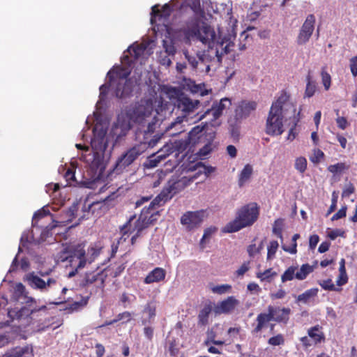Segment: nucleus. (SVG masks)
I'll return each mask as SVG.
<instances>
[{
    "mask_svg": "<svg viewBox=\"0 0 357 357\" xmlns=\"http://www.w3.org/2000/svg\"><path fill=\"white\" fill-rule=\"evenodd\" d=\"M130 71L128 68L118 66L107 73L108 82L100 87V98L103 100L109 89L114 91L115 96L118 98L129 97L133 91V82L128 79Z\"/></svg>",
    "mask_w": 357,
    "mask_h": 357,
    "instance_id": "nucleus-1",
    "label": "nucleus"
},
{
    "mask_svg": "<svg viewBox=\"0 0 357 357\" xmlns=\"http://www.w3.org/2000/svg\"><path fill=\"white\" fill-rule=\"evenodd\" d=\"M289 96L282 91L278 99L272 103L266 123V132L269 135H280L283 133V106L289 100Z\"/></svg>",
    "mask_w": 357,
    "mask_h": 357,
    "instance_id": "nucleus-2",
    "label": "nucleus"
},
{
    "mask_svg": "<svg viewBox=\"0 0 357 357\" xmlns=\"http://www.w3.org/2000/svg\"><path fill=\"white\" fill-rule=\"evenodd\" d=\"M259 207L256 202H250L241 206L236 213L234 220L227 223L225 231L228 233L238 231L239 230L252 226L258 219Z\"/></svg>",
    "mask_w": 357,
    "mask_h": 357,
    "instance_id": "nucleus-3",
    "label": "nucleus"
},
{
    "mask_svg": "<svg viewBox=\"0 0 357 357\" xmlns=\"http://www.w3.org/2000/svg\"><path fill=\"white\" fill-rule=\"evenodd\" d=\"M194 177L172 176L160 193L155 197L153 204H165L175 195L189 185L193 181Z\"/></svg>",
    "mask_w": 357,
    "mask_h": 357,
    "instance_id": "nucleus-4",
    "label": "nucleus"
},
{
    "mask_svg": "<svg viewBox=\"0 0 357 357\" xmlns=\"http://www.w3.org/2000/svg\"><path fill=\"white\" fill-rule=\"evenodd\" d=\"M49 272L39 271L38 274L34 272L29 273L24 278V281L33 289L40 291H47L53 285H56L57 282L55 279L48 278L46 280L43 278L49 275Z\"/></svg>",
    "mask_w": 357,
    "mask_h": 357,
    "instance_id": "nucleus-5",
    "label": "nucleus"
},
{
    "mask_svg": "<svg viewBox=\"0 0 357 357\" xmlns=\"http://www.w3.org/2000/svg\"><path fill=\"white\" fill-rule=\"evenodd\" d=\"M147 150L145 143H139L129 149L117 160L114 169L116 172H122L130 166L139 155Z\"/></svg>",
    "mask_w": 357,
    "mask_h": 357,
    "instance_id": "nucleus-6",
    "label": "nucleus"
},
{
    "mask_svg": "<svg viewBox=\"0 0 357 357\" xmlns=\"http://www.w3.org/2000/svg\"><path fill=\"white\" fill-rule=\"evenodd\" d=\"M188 33L190 36L196 38L204 44L208 43L215 37V32L210 25L204 22L200 23L197 20L188 27Z\"/></svg>",
    "mask_w": 357,
    "mask_h": 357,
    "instance_id": "nucleus-7",
    "label": "nucleus"
},
{
    "mask_svg": "<svg viewBox=\"0 0 357 357\" xmlns=\"http://www.w3.org/2000/svg\"><path fill=\"white\" fill-rule=\"evenodd\" d=\"M154 110L153 102L151 98L142 99L137 102L130 113V119L135 123H143Z\"/></svg>",
    "mask_w": 357,
    "mask_h": 357,
    "instance_id": "nucleus-8",
    "label": "nucleus"
},
{
    "mask_svg": "<svg viewBox=\"0 0 357 357\" xmlns=\"http://www.w3.org/2000/svg\"><path fill=\"white\" fill-rule=\"evenodd\" d=\"M147 228V225L142 217L140 215L136 219V215H131L127 222L121 227V237L119 238L118 243L122 241H126L128 234L133 232L142 233V231Z\"/></svg>",
    "mask_w": 357,
    "mask_h": 357,
    "instance_id": "nucleus-9",
    "label": "nucleus"
},
{
    "mask_svg": "<svg viewBox=\"0 0 357 357\" xmlns=\"http://www.w3.org/2000/svg\"><path fill=\"white\" fill-rule=\"evenodd\" d=\"M68 252L69 255L67 258L69 259L70 266L75 267L76 271L84 268L87 261L91 262L93 261V259H88L86 258L84 245L82 244H77L70 247Z\"/></svg>",
    "mask_w": 357,
    "mask_h": 357,
    "instance_id": "nucleus-10",
    "label": "nucleus"
},
{
    "mask_svg": "<svg viewBox=\"0 0 357 357\" xmlns=\"http://www.w3.org/2000/svg\"><path fill=\"white\" fill-rule=\"evenodd\" d=\"M315 22V16L313 14L306 17L296 38V43L298 45H303L309 41L314 30Z\"/></svg>",
    "mask_w": 357,
    "mask_h": 357,
    "instance_id": "nucleus-11",
    "label": "nucleus"
},
{
    "mask_svg": "<svg viewBox=\"0 0 357 357\" xmlns=\"http://www.w3.org/2000/svg\"><path fill=\"white\" fill-rule=\"evenodd\" d=\"M205 216V211H187L181 218V223L189 231L199 227Z\"/></svg>",
    "mask_w": 357,
    "mask_h": 357,
    "instance_id": "nucleus-12",
    "label": "nucleus"
},
{
    "mask_svg": "<svg viewBox=\"0 0 357 357\" xmlns=\"http://www.w3.org/2000/svg\"><path fill=\"white\" fill-rule=\"evenodd\" d=\"M239 304L240 301L235 296H230L215 304L213 312L215 315L229 314L232 313Z\"/></svg>",
    "mask_w": 357,
    "mask_h": 357,
    "instance_id": "nucleus-13",
    "label": "nucleus"
},
{
    "mask_svg": "<svg viewBox=\"0 0 357 357\" xmlns=\"http://www.w3.org/2000/svg\"><path fill=\"white\" fill-rule=\"evenodd\" d=\"M93 137L91 139V146L92 152L95 153L105 154V151L107 147V142L105 139L106 131L103 129L97 130V126L93 128Z\"/></svg>",
    "mask_w": 357,
    "mask_h": 357,
    "instance_id": "nucleus-14",
    "label": "nucleus"
},
{
    "mask_svg": "<svg viewBox=\"0 0 357 357\" xmlns=\"http://www.w3.org/2000/svg\"><path fill=\"white\" fill-rule=\"evenodd\" d=\"M155 123L153 121L149 122L146 130L144 131L137 130L136 132V138L139 140V143H145L147 149L155 146L160 140V137L156 136L151 138L155 130Z\"/></svg>",
    "mask_w": 357,
    "mask_h": 357,
    "instance_id": "nucleus-15",
    "label": "nucleus"
},
{
    "mask_svg": "<svg viewBox=\"0 0 357 357\" xmlns=\"http://www.w3.org/2000/svg\"><path fill=\"white\" fill-rule=\"evenodd\" d=\"M155 199L149 204L148 207H144L141 211L140 216L144 219L147 228L150 225H154L158 220V216H160V211L158 208L163 206L164 204H153Z\"/></svg>",
    "mask_w": 357,
    "mask_h": 357,
    "instance_id": "nucleus-16",
    "label": "nucleus"
},
{
    "mask_svg": "<svg viewBox=\"0 0 357 357\" xmlns=\"http://www.w3.org/2000/svg\"><path fill=\"white\" fill-rule=\"evenodd\" d=\"M255 101H241L235 109V119L237 121L247 119L257 109Z\"/></svg>",
    "mask_w": 357,
    "mask_h": 357,
    "instance_id": "nucleus-17",
    "label": "nucleus"
},
{
    "mask_svg": "<svg viewBox=\"0 0 357 357\" xmlns=\"http://www.w3.org/2000/svg\"><path fill=\"white\" fill-rule=\"evenodd\" d=\"M275 310L274 307L269 305L268 307V312H262L257 315L256 321L257 324L255 326L252 331V334H257L260 333L262 329L266 327L267 324L271 321H273L274 312Z\"/></svg>",
    "mask_w": 357,
    "mask_h": 357,
    "instance_id": "nucleus-18",
    "label": "nucleus"
},
{
    "mask_svg": "<svg viewBox=\"0 0 357 357\" xmlns=\"http://www.w3.org/2000/svg\"><path fill=\"white\" fill-rule=\"evenodd\" d=\"M146 47L144 44H137L130 45L128 49L127 52L128 54H124L122 58V62L127 63L128 66L137 60L144 52Z\"/></svg>",
    "mask_w": 357,
    "mask_h": 357,
    "instance_id": "nucleus-19",
    "label": "nucleus"
},
{
    "mask_svg": "<svg viewBox=\"0 0 357 357\" xmlns=\"http://www.w3.org/2000/svg\"><path fill=\"white\" fill-rule=\"evenodd\" d=\"M204 126H195L188 133V138L183 141L180 142L181 149L183 146V149H186L188 146H193L199 142L200 138L203 135V131Z\"/></svg>",
    "mask_w": 357,
    "mask_h": 357,
    "instance_id": "nucleus-20",
    "label": "nucleus"
},
{
    "mask_svg": "<svg viewBox=\"0 0 357 357\" xmlns=\"http://www.w3.org/2000/svg\"><path fill=\"white\" fill-rule=\"evenodd\" d=\"M82 158L89 163L90 167L93 171L96 172H98L99 174H102L105 169L104 165V154L91 153L88 155H82Z\"/></svg>",
    "mask_w": 357,
    "mask_h": 357,
    "instance_id": "nucleus-21",
    "label": "nucleus"
},
{
    "mask_svg": "<svg viewBox=\"0 0 357 357\" xmlns=\"http://www.w3.org/2000/svg\"><path fill=\"white\" fill-rule=\"evenodd\" d=\"M231 105V100L227 98H222L220 102H213L211 108L207 109L204 115L200 119L203 118L206 114H212L213 120H216L221 116L223 111Z\"/></svg>",
    "mask_w": 357,
    "mask_h": 357,
    "instance_id": "nucleus-22",
    "label": "nucleus"
},
{
    "mask_svg": "<svg viewBox=\"0 0 357 357\" xmlns=\"http://www.w3.org/2000/svg\"><path fill=\"white\" fill-rule=\"evenodd\" d=\"M199 61L206 66V71L210 70V66L208 64L215 57L217 58L218 61H221V55L219 54V51L217 49L210 48L204 51H199L197 53Z\"/></svg>",
    "mask_w": 357,
    "mask_h": 357,
    "instance_id": "nucleus-23",
    "label": "nucleus"
},
{
    "mask_svg": "<svg viewBox=\"0 0 357 357\" xmlns=\"http://www.w3.org/2000/svg\"><path fill=\"white\" fill-rule=\"evenodd\" d=\"M199 61L206 66V71L210 70V66L208 64L215 57L217 58L218 61H221V55L219 54V51L217 49L210 48L204 51H199L197 53Z\"/></svg>",
    "mask_w": 357,
    "mask_h": 357,
    "instance_id": "nucleus-24",
    "label": "nucleus"
},
{
    "mask_svg": "<svg viewBox=\"0 0 357 357\" xmlns=\"http://www.w3.org/2000/svg\"><path fill=\"white\" fill-rule=\"evenodd\" d=\"M199 104V102L198 100L192 101L190 98L183 94L181 95L176 100L178 109H181L185 116L193 112Z\"/></svg>",
    "mask_w": 357,
    "mask_h": 357,
    "instance_id": "nucleus-25",
    "label": "nucleus"
},
{
    "mask_svg": "<svg viewBox=\"0 0 357 357\" xmlns=\"http://www.w3.org/2000/svg\"><path fill=\"white\" fill-rule=\"evenodd\" d=\"M215 303L210 300H207L203 305L202 308L198 314V324L199 326H206L208 324V318L211 312H213Z\"/></svg>",
    "mask_w": 357,
    "mask_h": 357,
    "instance_id": "nucleus-26",
    "label": "nucleus"
},
{
    "mask_svg": "<svg viewBox=\"0 0 357 357\" xmlns=\"http://www.w3.org/2000/svg\"><path fill=\"white\" fill-rule=\"evenodd\" d=\"M166 276V271L164 268L156 267L148 273L144 280L145 284H152L163 281Z\"/></svg>",
    "mask_w": 357,
    "mask_h": 357,
    "instance_id": "nucleus-27",
    "label": "nucleus"
},
{
    "mask_svg": "<svg viewBox=\"0 0 357 357\" xmlns=\"http://www.w3.org/2000/svg\"><path fill=\"white\" fill-rule=\"evenodd\" d=\"M171 14V7L168 3H165L161 9L159 8L158 5H155L152 7L151 9V22L153 24L155 18H167L169 17Z\"/></svg>",
    "mask_w": 357,
    "mask_h": 357,
    "instance_id": "nucleus-28",
    "label": "nucleus"
},
{
    "mask_svg": "<svg viewBox=\"0 0 357 357\" xmlns=\"http://www.w3.org/2000/svg\"><path fill=\"white\" fill-rule=\"evenodd\" d=\"M31 350L29 347H17L13 348L5 354L0 356V357H31Z\"/></svg>",
    "mask_w": 357,
    "mask_h": 357,
    "instance_id": "nucleus-29",
    "label": "nucleus"
},
{
    "mask_svg": "<svg viewBox=\"0 0 357 357\" xmlns=\"http://www.w3.org/2000/svg\"><path fill=\"white\" fill-rule=\"evenodd\" d=\"M321 328V326L317 324L307 330L308 336L313 340L314 344L325 340V335Z\"/></svg>",
    "mask_w": 357,
    "mask_h": 357,
    "instance_id": "nucleus-30",
    "label": "nucleus"
},
{
    "mask_svg": "<svg viewBox=\"0 0 357 357\" xmlns=\"http://www.w3.org/2000/svg\"><path fill=\"white\" fill-rule=\"evenodd\" d=\"M275 312H274L273 321L278 323L287 324L291 314V309L289 307H275Z\"/></svg>",
    "mask_w": 357,
    "mask_h": 357,
    "instance_id": "nucleus-31",
    "label": "nucleus"
},
{
    "mask_svg": "<svg viewBox=\"0 0 357 357\" xmlns=\"http://www.w3.org/2000/svg\"><path fill=\"white\" fill-rule=\"evenodd\" d=\"M253 174V167L251 165L247 164L241 170L238 180L239 187H243L251 178Z\"/></svg>",
    "mask_w": 357,
    "mask_h": 357,
    "instance_id": "nucleus-32",
    "label": "nucleus"
},
{
    "mask_svg": "<svg viewBox=\"0 0 357 357\" xmlns=\"http://www.w3.org/2000/svg\"><path fill=\"white\" fill-rule=\"evenodd\" d=\"M96 282H99L100 284H103L104 280L102 278V275L100 273H86L82 281V286L86 287Z\"/></svg>",
    "mask_w": 357,
    "mask_h": 357,
    "instance_id": "nucleus-33",
    "label": "nucleus"
},
{
    "mask_svg": "<svg viewBox=\"0 0 357 357\" xmlns=\"http://www.w3.org/2000/svg\"><path fill=\"white\" fill-rule=\"evenodd\" d=\"M314 267L308 264H303L300 269L296 271V279L299 280H305L307 275L313 272Z\"/></svg>",
    "mask_w": 357,
    "mask_h": 357,
    "instance_id": "nucleus-34",
    "label": "nucleus"
},
{
    "mask_svg": "<svg viewBox=\"0 0 357 357\" xmlns=\"http://www.w3.org/2000/svg\"><path fill=\"white\" fill-rule=\"evenodd\" d=\"M318 289L312 288L306 290L304 293L300 294L297 297V301L307 303L311 298L317 295Z\"/></svg>",
    "mask_w": 357,
    "mask_h": 357,
    "instance_id": "nucleus-35",
    "label": "nucleus"
},
{
    "mask_svg": "<svg viewBox=\"0 0 357 357\" xmlns=\"http://www.w3.org/2000/svg\"><path fill=\"white\" fill-rule=\"evenodd\" d=\"M162 47L165 52L168 56H174L176 52V48L172 38L165 39L162 40Z\"/></svg>",
    "mask_w": 357,
    "mask_h": 357,
    "instance_id": "nucleus-36",
    "label": "nucleus"
},
{
    "mask_svg": "<svg viewBox=\"0 0 357 357\" xmlns=\"http://www.w3.org/2000/svg\"><path fill=\"white\" fill-rule=\"evenodd\" d=\"M306 79H307V84H306L304 97L310 98L314 95L316 90H317V86H316L315 82L312 81L311 76L310 74L307 75Z\"/></svg>",
    "mask_w": 357,
    "mask_h": 357,
    "instance_id": "nucleus-37",
    "label": "nucleus"
},
{
    "mask_svg": "<svg viewBox=\"0 0 357 357\" xmlns=\"http://www.w3.org/2000/svg\"><path fill=\"white\" fill-rule=\"evenodd\" d=\"M284 227V219L278 218L274 221L273 225V233L275 234L282 241L283 239L282 230Z\"/></svg>",
    "mask_w": 357,
    "mask_h": 357,
    "instance_id": "nucleus-38",
    "label": "nucleus"
},
{
    "mask_svg": "<svg viewBox=\"0 0 357 357\" xmlns=\"http://www.w3.org/2000/svg\"><path fill=\"white\" fill-rule=\"evenodd\" d=\"M297 270V266H289L282 275L281 280L282 282H286L287 281H291L294 278H296V271Z\"/></svg>",
    "mask_w": 357,
    "mask_h": 357,
    "instance_id": "nucleus-39",
    "label": "nucleus"
},
{
    "mask_svg": "<svg viewBox=\"0 0 357 357\" xmlns=\"http://www.w3.org/2000/svg\"><path fill=\"white\" fill-rule=\"evenodd\" d=\"M317 283L321 287V288L324 290L327 291H340L342 288L336 287L331 279H327L324 280H319Z\"/></svg>",
    "mask_w": 357,
    "mask_h": 357,
    "instance_id": "nucleus-40",
    "label": "nucleus"
},
{
    "mask_svg": "<svg viewBox=\"0 0 357 357\" xmlns=\"http://www.w3.org/2000/svg\"><path fill=\"white\" fill-rule=\"evenodd\" d=\"M307 162L305 157L300 156L296 158L294 167L298 172L303 174L307 169Z\"/></svg>",
    "mask_w": 357,
    "mask_h": 357,
    "instance_id": "nucleus-41",
    "label": "nucleus"
},
{
    "mask_svg": "<svg viewBox=\"0 0 357 357\" xmlns=\"http://www.w3.org/2000/svg\"><path fill=\"white\" fill-rule=\"evenodd\" d=\"M349 166L347 165L344 162H338L335 165H331L328 167V170L331 173L333 174H336L337 173H340L346 169H349Z\"/></svg>",
    "mask_w": 357,
    "mask_h": 357,
    "instance_id": "nucleus-42",
    "label": "nucleus"
},
{
    "mask_svg": "<svg viewBox=\"0 0 357 357\" xmlns=\"http://www.w3.org/2000/svg\"><path fill=\"white\" fill-rule=\"evenodd\" d=\"M183 54L185 56V59L190 65L191 68L193 70H196L197 68L199 62H200L197 58V55L196 56L194 55H191L190 54L188 50L183 51Z\"/></svg>",
    "mask_w": 357,
    "mask_h": 357,
    "instance_id": "nucleus-43",
    "label": "nucleus"
},
{
    "mask_svg": "<svg viewBox=\"0 0 357 357\" xmlns=\"http://www.w3.org/2000/svg\"><path fill=\"white\" fill-rule=\"evenodd\" d=\"M214 147L215 146L213 144V141H209L199 150L197 155L200 158L206 157L213 151Z\"/></svg>",
    "mask_w": 357,
    "mask_h": 357,
    "instance_id": "nucleus-44",
    "label": "nucleus"
},
{
    "mask_svg": "<svg viewBox=\"0 0 357 357\" xmlns=\"http://www.w3.org/2000/svg\"><path fill=\"white\" fill-rule=\"evenodd\" d=\"M231 290V286L228 284L217 285V286H214L213 287L211 288V291L214 294H220V295L230 292Z\"/></svg>",
    "mask_w": 357,
    "mask_h": 357,
    "instance_id": "nucleus-45",
    "label": "nucleus"
},
{
    "mask_svg": "<svg viewBox=\"0 0 357 357\" xmlns=\"http://www.w3.org/2000/svg\"><path fill=\"white\" fill-rule=\"evenodd\" d=\"M132 318V314L128 311H125L118 314L114 318V320H116V323L121 321V324H125L131 321Z\"/></svg>",
    "mask_w": 357,
    "mask_h": 357,
    "instance_id": "nucleus-46",
    "label": "nucleus"
},
{
    "mask_svg": "<svg viewBox=\"0 0 357 357\" xmlns=\"http://www.w3.org/2000/svg\"><path fill=\"white\" fill-rule=\"evenodd\" d=\"M324 156V153L321 149H314L312 155L310 157V160L314 164H319Z\"/></svg>",
    "mask_w": 357,
    "mask_h": 357,
    "instance_id": "nucleus-47",
    "label": "nucleus"
},
{
    "mask_svg": "<svg viewBox=\"0 0 357 357\" xmlns=\"http://www.w3.org/2000/svg\"><path fill=\"white\" fill-rule=\"evenodd\" d=\"M321 81L324 89L328 91L331 87V77L330 74L326 70L325 68H322L321 72Z\"/></svg>",
    "mask_w": 357,
    "mask_h": 357,
    "instance_id": "nucleus-48",
    "label": "nucleus"
},
{
    "mask_svg": "<svg viewBox=\"0 0 357 357\" xmlns=\"http://www.w3.org/2000/svg\"><path fill=\"white\" fill-rule=\"evenodd\" d=\"M300 238V234H295L292 237V245L291 247L282 246V249L290 254H296L297 252V243L296 241Z\"/></svg>",
    "mask_w": 357,
    "mask_h": 357,
    "instance_id": "nucleus-49",
    "label": "nucleus"
},
{
    "mask_svg": "<svg viewBox=\"0 0 357 357\" xmlns=\"http://www.w3.org/2000/svg\"><path fill=\"white\" fill-rule=\"evenodd\" d=\"M50 215V212L49 210H46L44 208H41L40 210H38L36 211L32 219V225L33 227L36 226L37 221L41 218H45V216Z\"/></svg>",
    "mask_w": 357,
    "mask_h": 357,
    "instance_id": "nucleus-50",
    "label": "nucleus"
},
{
    "mask_svg": "<svg viewBox=\"0 0 357 357\" xmlns=\"http://www.w3.org/2000/svg\"><path fill=\"white\" fill-rule=\"evenodd\" d=\"M268 343L272 346H280L284 344V338L282 334H278L275 336L270 337Z\"/></svg>",
    "mask_w": 357,
    "mask_h": 357,
    "instance_id": "nucleus-51",
    "label": "nucleus"
},
{
    "mask_svg": "<svg viewBox=\"0 0 357 357\" xmlns=\"http://www.w3.org/2000/svg\"><path fill=\"white\" fill-rule=\"evenodd\" d=\"M279 244L277 241H272L268 246L267 258L272 259L275 257Z\"/></svg>",
    "mask_w": 357,
    "mask_h": 357,
    "instance_id": "nucleus-52",
    "label": "nucleus"
},
{
    "mask_svg": "<svg viewBox=\"0 0 357 357\" xmlns=\"http://www.w3.org/2000/svg\"><path fill=\"white\" fill-rule=\"evenodd\" d=\"M88 303L87 297H82L81 299L78 301H75L70 305L69 308L72 310H78L80 308H82L85 305H86Z\"/></svg>",
    "mask_w": 357,
    "mask_h": 357,
    "instance_id": "nucleus-53",
    "label": "nucleus"
},
{
    "mask_svg": "<svg viewBox=\"0 0 357 357\" xmlns=\"http://www.w3.org/2000/svg\"><path fill=\"white\" fill-rule=\"evenodd\" d=\"M168 350L172 356H176L178 354L179 349L177 347L175 340L169 341Z\"/></svg>",
    "mask_w": 357,
    "mask_h": 357,
    "instance_id": "nucleus-54",
    "label": "nucleus"
},
{
    "mask_svg": "<svg viewBox=\"0 0 357 357\" xmlns=\"http://www.w3.org/2000/svg\"><path fill=\"white\" fill-rule=\"evenodd\" d=\"M197 167L202 168V169H199V172H204L206 176H208L211 173L215 172V167L211 166H205L202 165V162H198L196 164Z\"/></svg>",
    "mask_w": 357,
    "mask_h": 357,
    "instance_id": "nucleus-55",
    "label": "nucleus"
},
{
    "mask_svg": "<svg viewBox=\"0 0 357 357\" xmlns=\"http://www.w3.org/2000/svg\"><path fill=\"white\" fill-rule=\"evenodd\" d=\"M347 206H342V208L332 216L331 220H337L340 218H344L347 215Z\"/></svg>",
    "mask_w": 357,
    "mask_h": 357,
    "instance_id": "nucleus-56",
    "label": "nucleus"
},
{
    "mask_svg": "<svg viewBox=\"0 0 357 357\" xmlns=\"http://www.w3.org/2000/svg\"><path fill=\"white\" fill-rule=\"evenodd\" d=\"M144 311L149 314V321L153 319L155 316V306L151 303H147L145 306Z\"/></svg>",
    "mask_w": 357,
    "mask_h": 357,
    "instance_id": "nucleus-57",
    "label": "nucleus"
},
{
    "mask_svg": "<svg viewBox=\"0 0 357 357\" xmlns=\"http://www.w3.org/2000/svg\"><path fill=\"white\" fill-rule=\"evenodd\" d=\"M344 234L343 230L336 229L328 232L327 236L331 240H335L337 236H344Z\"/></svg>",
    "mask_w": 357,
    "mask_h": 357,
    "instance_id": "nucleus-58",
    "label": "nucleus"
},
{
    "mask_svg": "<svg viewBox=\"0 0 357 357\" xmlns=\"http://www.w3.org/2000/svg\"><path fill=\"white\" fill-rule=\"evenodd\" d=\"M250 269V261L244 262L236 271L237 276H243Z\"/></svg>",
    "mask_w": 357,
    "mask_h": 357,
    "instance_id": "nucleus-59",
    "label": "nucleus"
},
{
    "mask_svg": "<svg viewBox=\"0 0 357 357\" xmlns=\"http://www.w3.org/2000/svg\"><path fill=\"white\" fill-rule=\"evenodd\" d=\"M169 56H168V54L163 55L162 53H160L159 56L160 63L162 66H166L167 67L170 66L172 62Z\"/></svg>",
    "mask_w": 357,
    "mask_h": 357,
    "instance_id": "nucleus-60",
    "label": "nucleus"
},
{
    "mask_svg": "<svg viewBox=\"0 0 357 357\" xmlns=\"http://www.w3.org/2000/svg\"><path fill=\"white\" fill-rule=\"evenodd\" d=\"M218 229L215 227H208L204 230V235L201 240V243L206 239L209 238L212 234H213Z\"/></svg>",
    "mask_w": 357,
    "mask_h": 357,
    "instance_id": "nucleus-61",
    "label": "nucleus"
},
{
    "mask_svg": "<svg viewBox=\"0 0 357 357\" xmlns=\"http://www.w3.org/2000/svg\"><path fill=\"white\" fill-rule=\"evenodd\" d=\"M350 69L354 77L357 76V56L350 59Z\"/></svg>",
    "mask_w": 357,
    "mask_h": 357,
    "instance_id": "nucleus-62",
    "label": "nucleus"
},
{
    "mask_svg": "<svg viewBox=\"0 0 357 357\" xmlns=\"http://www.w3.org/2000/svg\"><path fill=\"white\" fill-rule=\"evenodd\" d=\"M319 241V237L317 234H313L310 236L309 246L310 249H314Z\"/></svg>",
    "mask_w": 357,
    "mask_h": 357,
    "instance_id": "nucleus-63",
    "label": "nucleus"
},
{
    "mask_svg": "<svg viewBox=\"0 0 357 357\" xmlns=\"http://www.w3.org/2000/svg\"><path fill=\"white\" fill-rule=\"evenodd\" d=\"M96 357H102L105 353V347L100 344L97 343L95 345Z\"/></svg>",
    "mask_w": 357,
    "mask_h": 357,
    "instance_id": "nucleus-64",
    "label": "nucleus"
}]
</instances>
